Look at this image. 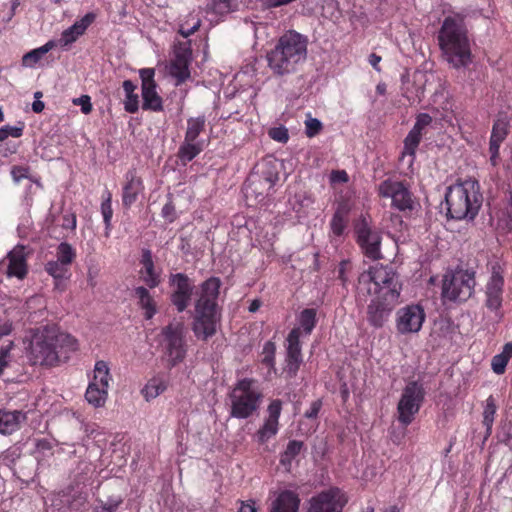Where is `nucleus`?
Here are the masks:
<instances>
[{"mask_svg":"<svg viewBox=\"0 0 512 512\" xmlns=\"http://www.w3.org/2000/svg\"><path fill=\"white\" fill-rule=\"evenodd\" d=\"M358 293L370 295L367 307V320L375 328H381L398 303L401 285L391 268L373 266L359 276Z\"/></svg>","mask_w":512,"mask_h":512,"instance_id":"1","label":"nucleus"},{"mask_svg":"<svg viewBox=\"0 0 512 512\" xmlns=\"http://www.w3.org/2000/svg\"><path fill=\"white\" fill-rule=\"evenodd\" d=\"M77 341L69 334L59 332L55 327L35 329L26 347V356L32 365L55 366L63 352L75 351Z\"/></svg>","mask_w":512,"mask_h":512,"instance_id":"2","label":"nucleus"},{"mask_svg":"<svg viewBox=\"0 0 512 512\" xmlns=\"http://www.w3.org/2000/svg\"><path fill=\"white\" fill-rule=\"evenodd\" d=\"M438 41L445 60L454 68H464L472 62L468 30L460 14L450 15L444 19Z\"/></svg>","mask_w":512,"mask_h":512,"instance_id":"3","label":"nucleus"},{"mask_svg":"<svg viewBox=\"0 0 512 512\" xmlns=\"http://www.w3.org/2000/svg\"><path fill=\"white\" fill-rule=\"evenodd\" d=\"M308 38L296 31H288L277 41L267 55L268 67L276 76L295 73L307 59Z\"/></svg>","mask_w":512,"mask_h":512,"instance_id":"4","label":"nucleus"},{"mask_svg":"<svg viewBox=\"0 0 512 512\" xmlns=\"http://www.w3.org/2000/svg\"><path fill=\"white\" fill-rule=\"evenodd\" d=\"M480 185L467 179L449 186L445 193L447 215L456 220H473L482 205Z\"/></svg>","mask_w":512,"mask_h":512,"instance_id":"5","label":"nucleus"},{"mask_svg":"<svg viewBox=\"0 0 512 512\" xmlns=\"http://www.w3.org/2000/svg\"><path fill=\"white\" fill-rule=\"evenodd\" d=\"M220 281L210 278L201 285L200 296L195 304V315L192 330L202 340L212 337L217 330L219 315L216 299L219 294Z\"/></svg>","mask_w":512,"mask_h":512,"instance_id":"6","label":"nucleus"},{"mask_svg":"<svg viewBox=\"0 0 512 512\" xmlns=\"http://www.w3.org/2000/svg\"><path fill=\"white\" fill-rule=\"evenodd\" d=\"M230 415L238 419L252 416L259 408L262 394L251 379L240 380L230 393Z\"/></svg>","mask_w":512,"mask_h":512,"instance_id":"7","label":"nucleus"},{"mask_svg":"<svg viewBox=\"0 0 512 512\" xmlns=\"http://www.w3.org/2000/svg\"><path fill=\"white\" fill-rule=\"evenodd\" d=\"M425 394L421 382L412 380L406 383L397 404V420L401 425L407 427L414 421L424 402Z\"/></svg>","mask_w":512,"mask_h":512,"instance_id":"8","label":"nucleus"},{"mask_svg":"<svg viewBox=\"0 0 512 512\" xmlns=\"http://www.w3.org/2000/svg\"><path fill=\"white\" fill-rule=\"evenodd\" d=\"M474 272L469 270H455L447 272L443 279L442 296L450 301H466L475 287Z\"/></svg>","mask_w":512,"mask_h":512,"instance_id":"9","label":"nucleus"},{"mask_svg":"<svg viewBox=\"0 0 512 512\" xmlns=\"http://www.w3.org/2000/svg\"><path fill=\"white\" fill-rule=\"evenodd\" d=\"M162 335L163 359L169 367H174L185 359L187 353L183 323L169 324L163 329Z\"/></svg>","mask_w":512,"mask_h":512,"instance_id":"10","label":"nucleus"},{"mask_svg":"<svg viewBox=\"0 0 512 512\" xmlns=\"http://www.w3.org/2000/svg\"><path fill=\"white\" fill-rule=\"evenodd\" d=\"M378 193L383 198H390L392 206L400 211L412 210L414 198L407 185L396 179H386L378 186Z\"/></svg>","mask_w":512,"mask_h":512,"instance_id":"11","label":"nucleus"},{"mask_svg":"<svg viewBox=\"0 0 512 512\" xmlns=\"http://www.w3.org/2000/svg\"><path fill=\"white\" fill-rule=\"evenodd\" d=\"M355 233L357 235V243L367 258L371 260L382 258L380 249L381 235L379 231L370 226L365 218L358 221L355 226Z\"/></svg>","mask_w":512,"mask_h":512,"instance_id":"12","label":"nucleus"},{"mask_svg":"<svg viewBox=\"0 0 512 512\" xmlns=\"http://www.w3.org/2000/svg\"><path fill=\"white\" fill-rule=\"evenodd\" d=\"M424 309L418 304L407 305L396 312V330L399 334L406 335L417 333L422 328L425 320Z\"/></svg>","mask_w":512,"mask_h":512,"instance_id":"13","label":"nucleus"},{"mask_svg":"<svg viewBox=\"0 0 512 512\" xmlns=\"http://www.w3.org/2000/svg\"><path fill=\"white\" fill-rule=\"evenodd\" d=\"M347 500L338 488H330L313 496L307 512H342Z\"/></svg>","mask_w":512,"mask_h":512,"instance_id":"14","label":"nucleus"},{"mask_svg":"<svg viewBox=\"0 0 512 512\" xmlns=\"http://www.w3.org/2000/svg\"><path fill=\"white\" fill-rule=\"evenodd\" d=\"M171 302L178 312H183L189 305L194 285L183 273L172 274L169 279Z\"/></svg>","mask_w":512,"mask_h":512,"instance_id":"15","label":"nucleus"},{"mask_svg":"<svg viewBox=\"0 0 512 512\" xmlns=\"http://www.w3.org/2000/svg\"><path fill=\"white\" fill-rule=\"evenodd\" d=\"M504 293V278L498 272H493L485 286L484 305L493 318L498 321L502 317L501 307Z\"/></svg>","mask_w":512,"mask_h":512,"instance_id":"16","label":"nucleus"},{"mask_svg":"<svg viewBox=\"0 0 512 512\" xmlns=\"http://www.w3.org/2000/svg\"><path fill=\"white\" fill-rule=\"evenodd\" d=\"M510 119L505 113H500L495 120L489 143L490 161L493 165L497 164L499 158V148L501 143L508 135Z\"/></svg>","mask_w":512,"mask_h":512,"instance_id":"17","label":"nucleus"},{"mask_svg":"<svg viewBox=\"0 0 512 512\" xmlns=\"http://www.w3.org/2000/svg\"><path fill=\"white\" fill-rule=\"evenodd\" d=\"M282 410V402L279 399L271 401L267 408V418L263 426L257 432V438L260 443L267 442L275 436L279 429V417Z\"/></svg>","mask_w":512,"mask_h":512,"instance_id":"18","label":"nucleus"},{"mask_svg":"<svg viewBox=\"0 0 512 512\" xmlns=\"http://www.w3.org/2000/svg\"><path fill=\"white\" fill-rule=\"evenodd\" d=\"M26 248L22 245L15 246L8 254V266L6 274L8 277L24 279L28 273Z\"/></svg>","mask_w":512,"mask_h":512,"instance_id":"19","label":"nucleus"},{"mask_svg":"<svg viewBox=\"0 0 512 512\" xmlns=\"http://www.w3.org/2000/svg\"><path fill=\"white\" fill-rule=\"evenodd\" d=\"M300 328H294L287 337L286 371L290 376H295L302 363L301 346L299 342Z\"/></svg>","mask_w":512,"mask_h":512,"instance_id":"20","label":"nucleus"},{"mask_svg":"<svg viewBox=\"0 0 512 512\" xmlns=\"http://www.w3.org/2000/svg\"><path fill=\"white\" fill-rule=\"evenodd\" d=\"M144 185L141 177L137 175L135 169H130L125 174V182L122 188V204L126 208H130L143 192Z\"/></svg>","mask_w":512,"mask_h":512,"instance_id":"21","label":"nucleus"},{"mask_svg":"<svg viewBox=\"0 0 512 512\" xmlns=\"http://www.w3.org/2000/svg\"><path fill=\"white\" fill-rule=\"evenodd\" d=\"M300 502V497L296 492L282 490L275 493V497L269 507V512H299Z\"/></svg>","mask_w":512,"mask_h":512,"instance_id":"22","label":"nucleus"},{"mask_svg":"<svg viewBox=\"0 0 512 512\" xmlns=\"http://www.w3.org/2000/svg\"><path fill=\"white\" fill-rule=\"evenodd\" d=\"M26 420L27 414L22 410L0 409V434L11 435L19 430Z\"/></svg>","mask_w":512,"mask_h":512,"instance_id":"23","label":"nucleus"},{"mask_svg":"<svg viewBox=\"0 0 512 512\" xmlns=\"http://www.w3.org/2000/svg\"><path fill=\"white\" fill-rule=\"evenodd\" d=\"M191 53L187 49L177 50L170 65V74L176 79V85H180L190 77L189 64Z\"/></svg>","mask_w":512,"mask_h":512,"instance_id":"24","label":"nucleus"},{"mask_svg":"<svg viewBox=\"0 0 512 512\" xmlns=\"http://www.w3.org/2000/svg\"><path fill=\"white\" fill-rule=\"evenodd\" d=\"M95 15L92 13L86 14L83 18L76 21L72 26L65 29L59 39V44L62 47H66L74 43L81 35H83L86 29L94 21Z\"/></svg>","mask_w":512,"mask_h":512,"instance_id":"25","label":"nucleus"},{"mask_svg":"<svg viewBox=\"0 0 512 512\" xmlns=\"http://www.w3.org/2000/svg\"><path fill=\"white\" fill-rule=\"evenodd\" d=\"M203 141H192L184 138L178 149V158L183 165L192 161L203 151Z\"/></svg>","mask_w":512,"mask_h":512,"instance_id":"26","label":"nucleus"},{"mask_svg":"<svg viewBox=\"0 0 512 512\" xmlns=\"http://www.w3.org/2000/svg\"><path fill=\"white\" fill-rule=\"evenodd\" d=\"M141 262L143 265V268L141 270L143 281L151 288L156 287L159 283V276L154 271L152 254L149 250L143 251Z\"/></svg>","mask_w":512,"mask_h":512,"instance_id":"27","label":"nucleus"},{"mask_svg":"<svg viewBox=\"0 0 512 512\" xmlns=\"http://www.w3.org/2000/svg\"><path fill=\"white\" fill-rule=\"evenodd\" d=\"M143 109L161 111L162 99L156 92V85L142 88Z\"/></svg>","mask_w":512,"mask_h":512,"instance_id":"28","label":"nucleus"},{"mask_svg":"<svg viewBox=\"0 0 512 512\" xmlns=\"http://www.w3.org/2000/svg\"><path fill=\"white\" fill-rule=\"evenodd\" d=\"M167 389V381L161 376L150 379L142 389V394L146 400H151L162 394Z\"/></svg>","mask_w":512,"mask_h":512,"instance_id":"29","label":"nucleus"},{"mask_svg":"<svg viewBox=\"0 0 512 512\" xmlns=\"http://www.w3.org/2000/svg\"><path fill=\"white\" fill-rule=\"evenodd\" d=\"M108 396V388H104L100 385L90 383L85 397L87 401L95 407H101L105 404Z\"/></svg>","mask_w":512,"mask_h":512,"instance_id":"30","label":"nucleus"},{"mask_svg":"<svg viewBox=\"0 0 512 512\" xmlns=\"http://www.w3.org/2000/svg\"><path fill=\"white\" fill-rule=\"evenodd\" d=\"M512 357V343H506L501 353L495 355L491 361L494 373L500 375L505 372L506 366Z\"/></svg>","mask_w":512,"mask_h":512,"instance_id":"31","label":"nucleus"},{"mask_svg":"<svg viewBox=\"0 0 512 512\" xmlns=\"http://www.w3.org/2000/svg\"><path fill=\"white\" fill-rule=\"evenodd\" d=\"M123 90L125 92V110L129 113H135L139 107L138 95L135 93L136 85L131 80H125Z\"/></svg>","mask_w":512,"mask_h":512,"instance_id":"32","label":"nucleus"},{"mask_svg":"<svg viewBox=\"0 0 512 512\" xmlns=\"http://www.w3.org/2000/svg\"><path fill=\"white\" fill-rule=\"evenodd\" d=\"M206 126L205 116L190 117L187 120V128L184 138L186 140L198 141L197 138Z\"/></svg>","mask_w":512,"mask_h":512,"instance_id":"33","label":"nucleus"},{"mask_svg":"<svg viewBox=\"0 0 512 512\" xmlns=\"http://www.w3.org/2000/svg\"><path fill=\"white\" fill-rule=\"evenodd\" d=\"M101 214L105 224V236L108 237L111 230V220L113 216L112 195L106 190L102 195Z\"/></svg>","mask_w":512,"mask_h":512,"instance_id":"34","label":"nucleus"},{"mask_svg":"<svg viewBox=\"0 0 512 512\" xmlns=\"http://www.w3.org/2000/svg\"><path fill=\"white\" fill-rule=\"evenodd\" d=\"M111 381V376L109 372L108 364L105 361H97L94 366V376L93 381L96 385H100L104 388H109V383Z\"/></svg>","mask_w":512,"mask_h":512,"instance_id":"35","label":"nucleus"},{"mask_svg":"<svg viewBox=\"0 0 512 512\" xmlns=\"http://www.w3.org/2000/svg\"><path fill=\"white\" fill-rule=\"evenodd\" d=\"M135 295L139 299V304L145 310V317L147 319L152 318V316L156 312V309L154 301L150 296L148 290L144 287H137L135 289Z\"/></svg>","mask_w":512,"mask_h":512,"instance_id":"36","label":"nucleus"},{"mask_svg":"<svg viewBox=\"0 0 512 512\" xmlns=\"http://www.w3.org/2000/svg\"><path fill=\"white\" fill-rule=\"evenodd\" d=\"M348 217L347 210L345 208H338L334 213L331 222V232L334 236H341L347 226Z\"/></svg>","mask_w":512,"mask_h":512,"instance_id":"37","label":"nucleus"},{"mask_svg":"<svg viewBox=\"0 0 512 512\" xmlns=\"http://www.w3.org/2000/svg\"><path fill=\"white\" fill-rule=\"evenodd\" d=\"M236 8L235 0H209L207 5L208 12L216 15H226Z\"/></svg>","mask_w":512,"mask_h":512,"instance_id":"38","label":"nucleus"},{"mask_svg":"<svg viewBox=\"0 0 512 512\" xmlns=\"http://www.w3.org/2000/svg\"><path fill=\"white\" fill-rule=\"evenodd\" d=\"M76 258L75 249L68 243L62 242L56 248V260L70 267Z\"/></svg>","mask_w":512,"mask_h":512,"instance_id":"39","label":"nucleus"},{"mask_svg":"<svg viewBox=\"0 0 512 512\" xmlns=\"http://www.w3.org/2000/svg\"><path fill=\"white\" fill-rule=\"evenodd\" d=\"M302 446L301 441H290L281 455L280 463L285 467H290L293 459L300 453Z\"/></svg>","mask_w":512,"mask_h":512,"instance_id":"40","label":"nucleus"},{"mask_svg":"<svg viewBox=\"0 0 512 512\" xmlns=\"http://www.w3.org/2000/svg\"><path fill=\"white\" fill-rule=\"evenodd\" d=\"M45 271L52 276L53 279L70 277L69 267L56 259L50 260L45 264Z\"/></svg>","mask_w":512,"mask_h":512,"instance_id":"41","label":"nucleus"},{"mask_svg":"<svg viewBox=\"0 0 512 512\" xmlns=\"http://www.w3.org/2000/svg\"><path fill=\"white\" fill-rule=\"evenodd\" d=\"M496 411V400L491 395L486 399V404L483 411V425L486 427L488 433L491 432Z\"/></svg>","mask_w":512,"mask_h":512,"instance_id":"42","label":"nucleus"},{"mask_svg":"<svg viewBox=\"0 0 512 512\" xmlns=\"http://www.w3.org/2000/svg\"><path fill=\"white\" fill-rule=\"evenodd\" d=\"M421 138L422 135H420V133L410 130V132L408 133L404 140V150L402 153L403 156L408 155L411 156L413 159L415 156L416 149L420 144Z\"/></svg>","mask_w":512,"mask_h":512,"instance_id":"43","label":"nucleus"},{"mask_svg":"<svg viewBox=\"0 0 512 512\" xmlns=\"http://www.w3.org/2000/svg\"><path fill=\"white\" fill-rule=\"evenodd\" d=\"M299 323L306 334H310L316 324V311L311 308L304 309L299 316Z\"/></svg>","mask_w":512,"mask_h":512,"instance_id":"44","label":"nucleus"},{"mask_svg":"<svg viewBox=\"0 0 512 512\" xmlns=\"http://www.w3.org/2000/svg\"><path fill=\"white\" fill-rule=\"evenodd\" d=\"M403 96L407 98L411 105L420 103L424 97V88L423 86H416L414 90H411L409 87L404 88Z\"/></svg>","mask_w":512,"mask_h":512,"instance_id":"45","label":"nucleus"},{"mask_svg":"<svg viewBox=\"0 0 512 512\" xmlns=\"http://www.w3.org/2000/svg\"><path fill=\"white\" fill-rule=\"evenodd\" d=\"M44 56L43 52L39 49H33L22 57V65L25 67H34Z\"/></svg>","mask_w":512,"mask_h":512,"instance_id":"46","label":"nucleus"},{"mask_svg":"<svg viewBox=\"0 0 512 512\" xmlns=\"http://www.w3.org/2000/svg\"><path fill=\"white\" fill-rule=\"evenodd\" d=\"M275 344L271 341H268L264 344L262 350V362L267 366L273 367L274 365V357H275Z\"/></svg>","mask_w":512,"mask_h":512,"instance_id":"47","label":"nucleus"},{"mask_svg":"<svg viewBox=\"0 0 512 512\" xmlns=\"http://www.w3.org/2000/svg\"><path fill=\"white\" fill-rule=\"evenodd\" d=\"M432 122V117L427 113H421L417 116L416 122L411 129L412 131H415L417 133H420L422 135L423 130L429 126Z\"/></svg>","mask_w":512,"mask_h":512,"instance_id":"48","label":"nucleus"},{"mask_svg":"<svg viewBox=\"0 0 512 512\" xmlns=\"http://www.w3.org/2000/svg\"><path fill=\"white\" fill-rule=\"evenodd\" d=\"M305 128H306V135L308 137H314L321 131L322 123L316 118L309 117L305 121Z\"/></svg>","mask_w":512,"mask_h":512,"instance_id":"49","label":"nucleus"},{"mask_svg":"<svg viewBox=\"0 0 512 512\" xmlns=\"http://www.w3.org/2000/svg\"><path fill=\"white\" fill-rule=\"evenodd\" d=\"M13 343L10 341L7 345L0 347V373L7 367L11 360L10 350Z\"/></svg>","mask_w":512,"mask_h":512,"instance_id":"50","label":"nucleus"},{"mask_svg":"<svg viewBox=\"0 0 512 512\" xmlns=\"http://www.w3.org/2000/svg\"><path fill=\"white\" fill-rule=\"evenodd\" d=\"M22 128L15 126H4L0 128V141L6 140L9 136L18 138L22 135Z\"/></svg>","mask_w":512,"mask_h":512,"instance_id":"51","label":"nucleus"},{"mask_svg":"<svg viewBox=\"0 0 512 512\" xmlns=\"http://www.w3.org/2000/svg\"><path fill=\"white\" fill-rule=\"evenodd\" d=\"M139 74L142 81V88L155 85V71L153 68H143L139 71Z\"/></svg>","mask_w":512,"mask_h":512,"instance_id":"52","label":"nucleus"},{"mask_svg":"<svg viewBox=\"0 0 512 512\" xmlns=\"http://www.w3.org/2000/svg\"><path fill=\"white\" fill-rule=\"evenodd\" d=\"M269 136L280 143H286L289 139L288 130L285 127L272 128L269 131Z\"/></svg>","mask_w":512,"mask_h":512,"instance_id":"53","label":"nucleus"},{"mask_svg":"<svg viewBox=\"0 0 512 512\" xmlns=\"http://www.w3.org/2000/svg\"><path fill=\"white\" fill-rule=\"evenodd\" d=\"M201 21L199 18L193 19V23L191 26L182 24L179 28V33L184 37L187 38L190 35L194 34L200 27Z\"/></svg>","mask_w":512,"mask_h":512,"instance_id":"54","label":"nucleus"},{"mask_svg":"<svg viewBox=\"0 0 512 512\" xmlns=\"http://www.w3.org/2000/svg\"><path fill=\"white\" fill-rule=\"evenodd\" d=\"M73 104L80 106L84 114H89L92 111L91 99L88 95L73 99Z\"/></svg>","mask_w":512,"mask_h":512,"instance_id":"55","label":"nucleus"},{"mask_svg":"<svg viewBox=\"0 0 512 512\" xmlns=\"http://www.w3.org/2000/svg\"><path fill=\"white\" fill-rule=\"evenodd\" d=\"M29 169L23 166H14L11 169V176L15 183H19L22 179L28 178Z\"/></svg>","mask_w":512,"mask_h":512,"instance_id":"56","label":"nucleus"},{"mask_svg":"<svg viewBox=\"0 0 512 512\" xmlns=\"http://www.w3.org/2000/svg\"><path fill=\"white\" fill-rule=\"evenodd\" d=\"M321 400H315L311 403L310 408L304 413V416L308 419H315L321 409Z\"/></svg>","mask_w":512,"mask_h":512,"instance_id":"57","label":"nucleus"},{"mask_svg":"<svg viewBox=\"0 0 512 512\" xmlns=\"http://www.w3.org/2000/svg\"><path fill=\"white\" fill-rule=\"evenodd\" d=\"M330 179L334 183H339V182L344 183V182L348 181V175H347L346 171H344V170H337V171H333L331 173Z\"/></svg>","mask_w":512,"mask_h":512,"instance_id":"58","label":"nucleus"},{"mask_svg":"<svg viewBox=\"0 0 512 512\" xmlns=\"http://www.w3.org/2000/svg\"><path fill=\"white\" fill-rule=\"evenodd\" d=\"M63 228L65 229H75L76 228V217L73 214L65 215L63 219Z\"/></svg>","mask_w":512,"mask_h":512,"instance_id":"59","label":"nucleus"},{"mask_svg":"<svg viewBox=\"0 0 512 512\" xmlns=\"http://www.w3.org/2000/svg\"><path fill=\"white\" fill-rule=\"evenodd\" d=\"M120 503H121V500L116 501L114 503L105 504L104 506H102L100 508V510H96L95 512H116Z\"/></svg>","mask_w":512,"mask_h":512,"instance_id":"60","label":"nucleus"},{"mask_svg":"<svg viewBox=\"0 0 512 512\" xmlns=\"http://www.w3.org/2000/svg\"><path fill=\"white\" fill-rule=\"evenodd\" d=\"M173 213H174V207L170 203L164 205V207L162 208L163 217L169 218L170 221H173Z\"/></svg>","mask_w":512,"mask_h":512,"instance_id":"61","label":"nucleus"},{"mask_svg":"<svg viewBox=\"0 0 512 512\" xmlns=\"http://www.w3.org/2000/svg\"><path fill=\"white\" fill-rule=\"evenodd\" d=\"M239 512H257L254 502H242L241 507L239 508Z\"/></svg>","mask_w":512,"mask_h":512,"instance_id":"62","label":"nucleus"},{"mask_svg":"<svg viewBox=\"0 0 512 512\" xmlns=\"http://www.w3.org/2000/svg\"><path fill=\"white\" fill-rule=\"evenodd\" d=\"M68 278H58L54 279V289L63 292L66 289V280Z\"/></svg>","mask_w":512,"mask_h":512,"instance_id":"63","label":"nucleus"},{"mask_svg":"<svg viewBox=\"0 0 512 512\" xmlns=\"http://www.w3.org/2000/svg\"><path fill=\"white\" fill-rule=\"evenodd\" d=\"M381 61V57L376 55V54H371L369 56V63L371 64V66L376 69L377 71H380V68H379V63Z\"/></svg>","mask_w":512,"mask_h":512,"instance_id":"64","label":"nucleus"}]
</instances>
